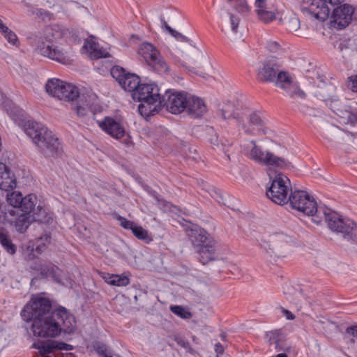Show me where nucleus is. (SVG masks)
I'll return each instance as SVG.
<instances>
[{"mask_svg": "<svg viewBox=\"0 0 357 357\" xmlns=\"http://www.w3.org/2000/svg\"><path fill=\"white\" fill-rule=\"evenodd\" d=\"M291 208L313 217L317 223L321 222L317 218L322 213L328 228L337 233L342 234L344 238L353 240L357 243V225L349 218H342L335 211L330 208L318 209L317 202L306 191L301 190H292L287 197Z\"/></svg>", "mask_w": 357, "mask_h": 357, "instance_id": "nucleus-1", "label": "nucleus"}, {"mask_svg": "<svg viewBox=\"0 0 357 357\" xmlns=\"http://www.w3.org/2000/svg\"><path fill=\"white\" fill-rule=\"evenodd\" d=\"M32 321L33 335L42 337H54L62 332L70 334L76 329L75 316L62 306L54 309L52 314Z\"/></svg>", "mask_w": 357, "mask_h": 357, "instance_id": "nucleus-2", "label": "nucleus"}, {"mask_svg": "<svg viewBox=\"0 0 357 357\" xmlns=\"http://www.w3.org/2000/svg\"><path fill=\"white\" fill-rule=\"evenodd\" d=\"M24 130L45 157L56 158L62 154L59 138L42 123L29 120L24 123Z\"/></svg>", "mask_w": 357, "mask_h": 357, "instance_id": "nucleus-3", "label": "nucleus"}, {"mask_svg": "<svg viewBox=\"0 0 357 357\" xmlns=\"http://www.w3.org/2000/svg\"><path fill=\"white\" fill-rule=\"evenodd\" d=\"M132 96L133 100L141 102L138 110L142 115L150 116L158 112L162 96L158 85L154 83H140Z\"/></svg>", "mask_w": 357, "mask_h": 357, "instance_id": "nucleus-4", "label": "nucleus"}, {"mask_svg": "<svg viewBox=\"0 0 357 357\" xmlns=\"http://www.w3.org/2000/svg\"><path fill=\"white\" fill-rule=\"evenodd\" d=\"M62 94L63 98L60 100L71 102L75 107L74 109L80 116L86 115L96 100V96L91 91L85 89L80 91L76 86L66 82L64 84Z\"/></svg>", "mask_w": 357, "mask_h": 357, "instance_id": "nucleus-5", "label": "nucleus"}, {"mask_svg": "<svg viewBox=\"0 0 357 357\" xmlns=\"http://www.w3.org/2000/svg\"><path fill=\"white\" fill-rule=\"evenodd\" d=\"M334 89L332 86H326L320 89L316 96L342 119V123L346 124L356 123L357 112L351 111L349 106L347 105L337 95L334 94L333 93Z\"/></svg>", "mask_w": 357, "mask_h": 357, "instance_id": "nucleus-6", "label": "nucleus"}, {"mask_svg": "<svg viewBox=\"0 0 357 357\" xmlns=\"http://www.w3.org/2000/svg\"><path fill=\"white\" fill-rule=\"evenodd\" d=\"M271 179V185L266 188V195L273 202L278 205H284L288 203L289 187L290 184L289 178L282 174H277L274 178Z\"/></svg>", "mask_w": 357, "mask_h": 357, "instance_id": "nucleus-7", "label": "nucleus"}, {"mask_svg": "<svg viewBox=\"0 0 357 357\" xmlns=\"http://www.w3.org/2000/svg\"><path fill=\"white\" fill-rule=\"evenodd\" d=\"M138 54L143 58L147 65L158 73H165L169 70L167 62L161 56L160 52L149 43H143L139 50Z\"/></svg>", "mask_w": 357, "mask_h": 357, "instance_id": "nucleus-8", "label": "nucleus"}, {"mask_svg": "<svg viewBox=\"0 0 357 357\" xmlns=\"http://www.w3.org/2000/svg\"><path fill=\"white\" fill-rule=\"evenodd\" d=\"M189 94L185 91L167 89L161 97V104L159 105L158 108L165 107L172 114H180L185 111Z\"/></svg>", "mask_w": 357, "mask_h": 357, "instance_id": "nucleus-9", "label": "nucleus"}, {"mask_svg": "<svg viewBox=\"0 0 357 357\" xmlns=\"http://www.w3.org/2000/svg\"><path fill=\"white\" fill-rule=\"evenodd\" d=\"M51 301L47 298H32L30 306L26 305L22 311V316L27 321L47 316L54 311Z\"/></svg>", "mask_w": 357, "mask_h": 357, "instance_id": "nucleus-10", "label": "nucleus"}, {"mask_svg": "<svg viewBox=\"0 0 357 357\" xmlns=\"http://www.w3.org/2000/svg\"><path fill=\"white\" fill-rule=\"evenodd\" d=\"M48 36L45 38V40L41 38L38 41L36 50L43 56L48 57L56 62L62 64L68 65L71 63L69 56L63 52L59 47L54 46L52 44L51 38L48 39Z\"/></svg>", "mask_w": 357, "mask_h": 357, "instance_id": "nucleus-11", "label": "nucleus"}, {"mask_svg": "<svg viewBox=\"0 0 357 357\" xmlns=\"http://www.w3.org/2000/svg\"><path fill=\"white\" fill-rule=\"evenodd\" d=\"M217 115L223 120L230 119L236 120L237 126L242 128L245 135L252 136L255 135L254 129L244 123V118L246 116L245 112L242 109L235 108L231 102L224 104L217 112Z\"/></svg>", "mask_w": 357, "mask_h": 357, "instance_id": "nucleus-12", "label": "nucleus"}, {"mask_svg": "<svg viewBox=\"0 0 357 357\" xmlns=\"http://www.w3.org/2000/svg\"><path fill=\"white\" fill-rule=\"evenodd\" d=\"M341 0H303V9L320 21L326 20L330 14V8L327 3L333 7Z\"/></svg>", "mask_w": 357, "mask_h": 357, "instance_id": "nucleus-13", "label": "nucleus"}, {"mask_svg": "<svg viewBox=\"0 0 357 357\" xmlns=\"http://www.w3.org/2000/svg\"><path fill=\"white\" fill-rule=\"evenodd\" d=\"M110 73L112 77L118 82L125 91L133 93L140 84L141 81L138 75L126 72L123 68L119 66L112 67Z\"/></svg>", "mask_w": 357, "mask_h": 357, "instance_id": "nucleus-14", "label": "nucleus"}, {"mask_svg": "<svg viewBox=\"0 0 357 357\" xmlns=\"http://www.w3.org/2000/svg\"><path fill=\"white\" fill-rule=\"evenodd\" d=\"M100 127L108 135L116 139H123V144L127 146H130L132 142L130 135L126 133L123 124L114 118L106 116L102 122L100 123Z\"/></svg>", "mask_w": 357, "mask_h": 357, "instance_id": "nucleus-15", "label": "nucleus"}, {"mask_svg": "<svg viewBox=\"0 0 357 357\" xmlns=\"http://www.w3.org/2000/svg\"><path fill=\"white\" fill-rule=\"evenodd\" d=\"M290 241L291 238L289 236L283 233H275L262 240L261 246L265 249L268 247L278 257H285Z\"/></svg>", "mask_w": 357, "mask_h": 357, "instance_id": "nucleus-16", "label": "nucleus"}, {"mask_svg": "<svg viewBox=\"0 0 357 357\" xmlns=\"http://www.w3.org/2000/svg\"><path fill=\"white\" fill-rule=\"evenodd\" d=\"M276 86L283 89L287 95L292 98L304 99L306 96L305 93L300 89L297 82L292 80L288 72H282L278 74Z\"/></svg>", "mask_w": 357, "mask_h": 357, "instance_id": "nucleus-17", "label": "nucleus"}, {"mask_svg": "<svg viewBox=\"0 0 357 357\" xmlns=\"http://www.w3.org/2000/svg\"><path fill=\"white\" fill-rule=\"evenodd\" d=\"M38 209L39 210V213L28 215L27 213H18V214H15V215H17V218L15 221V227L18 232H25L30 224L33 221L40 222L49 221V218L47 217L45 210L39 206Z\"/></svg>", "mask_w": 357, "mask_h": 357, "instance_id": "nucleus-18", "label": "nucleus"}, {"mask_svg": "<svg viewBox=\"0 0 357 357\" xmlns=\"http://www.w3.org/2000/svg\"><path fill=\"white\" fill-rule=\"evenodd\" d=\"M331 17L333 22L340 29L345 28L353 20H357L354 8L348 4H344L334 8Z\"/></svg>", "mask_w": 357, "mask_h": 357, "instance_id": "nucleus-19", "label": "nucleus"}, {"mask_svg": "<svg viewBox=\"0 0 357 357\" xmlns=\"http://www.w3.org/2000/svg\"><path fill=\"white\" fill-rule=\"evenodd\" d=\"M275 60H268L262 63L258 70L257 79L262 82H275L276 84L278 74L283 72Z\"/></svg>", "mask_w": 357, "mask_h": 357, "instance_id": "nucleus-20", "label": "nucleus"}, {"mask_svg": "<svg viewBox=\"0 0 357 357\" xmlns=\"http://www.w3.org/2000/svg\"><path fill=\"white\" fill-rule=\"evenodd\" d=\"M216 241L209 234L196 250L199 261L204 265L216 259Z\"/></svg>", "mask_w": 357, "mask_h": 357, "instance_id": "nucleus-21", "label": "nucleus"}, {"mask_svg": "<svg viewBox=\"0 0 357 357\" xmlns=\"http://www.w3.org/2000/svg\"><path fill=\"white\" fill-rule=\"evenodd\" d=\"M31 268L39 271L40 275L45 278L50 277L56 283L63 284L62 282L63 271L57 266L50 262L41 263L40 261H35Z\"/></svg>", "mask_w": 357, "mask_h": 357, "instance_id": "nucleus-22", "label": "nucleus"}, {"mask_svg": "<svg viewBox=\"0 0 357 357\" xmlns=\"http://www.w3.org/2000/svg\"><path fill=\"white\" fill-rule=\"evenodd\" d=\"M190 54H183L181 56L183 60H181L178 56H172V59L174 63L183 68L188 69L189 71L195 73V66L197 64L198 59L202 56V53L193 47L189 52Z\"/></svg>", "mask_w": 357, "mask_h": 357, "instance_id": "nucleus-23", "label": "nucleus"}, {"mask_svg": "<svg viewBox=\"0 0 357 357\" xmlns=\"http://www.w3.org/2000/svg\"><path fill=\"white\" fill-rule=\"evenodd\" d=\"M185 111L192 118L197 119L206 112V106L202 99L189 94Z\"/></svg>", "mask_w": 357, "mask_h": 357, "instance_id": "nucleus-24", "label": "nucleus"}, {"mask_svg": "<svg viewBox=\"0 0 357 357\" xmlns=\"http://www.w3.org/2000/svg\"><path fill=\"white\" fill-rule=\"evenodd\" d=\"M16 185V178L13 172L4 163L0 162V189L8 191Z\"/></svg>", "mask_w": 357, "mask_h": 357, "instance_id": "nucleus-25", "label": "nucleus"}, {"mask_svg": "<svg viewBox=\"0 0 357 357\" xmlns=\"http://www.w3.org/2000/svg\"><path fill=\"white\" fill-rule=\"evenodd\" d=\"M250 127L254 129L255 135H267L270 130L266 126V121L259 112H252L249 116Z\"/></svg>", "mask_w": 357, "mask_h": 357, "instance_id": "nucleus-26", "label": "nucleus"}, {"mask_svg": "<svg viewBox=\"0 0 357 357\" xmlns=\"http://www.w3.org/2000/svg\"><path fill=\"white\" fill-rule=\"evenodd\" d=\"M84 47L87 49L90 53L91 57L94 59L107 58L110 56L108 52L103 48L100 47L99 44L93 40V37L90 39L86 40Z\"/></svg>", "mask_w": 357, "mask_h": 357, "instance_id": "nucleus-27", "label": "nucleus"}, {"mask_svg": "<svg viewBox=\"0 0 357 357\" xmlns=\"http://www.w3.org/2000/svg\"><path fill=\"white\" fill-rule=\"evenodd\" d=\"M208 234L204 229L198 226L192 227L188 233L189 239L196 250L203 243V241L206 239Z\"/></svg>", "mask_w": 357, "mask_h": 357, "instance_id": "nucleus-28", "label": "nucleus"}, {"mask_svg": "<svg viewBox=\"0 0 357 357\" xmlns=\"http://www.w3.org/2000/svg\"><path fill=\"white\" fill-rule=\"evenodd\" d=\"M37 203V197L33 194L28 195L23 197L22 204L19 208V213H27L32 215L39 213V210L37 208L36 212V205Z\"/></svg>", "mask_w": 357, "mask_h": 357, "instance_id": "nucleus-29", "label": "nucleus"}, {"mask_svg": "<svg viewBox=\"0 0 357 357\" xmlns=\"http://www.w3.org/2000/svg\"><path fill=\"white\" fill-rule=\"evenodd\" d=\"M251 146V149L249 153H245L251 160L265 165L266 162V158H268V152H264L261 147L257 145L256 142L255 140H251L250 142Z\"/></svg>", "mask_w": 357, "mask_h": 357, "instance_id": "nucleus-30", "label": "nucleus"}, {"mask_svg": "<svg viewBox=\"0 0 357 357\" xmlns=\"http://www.w3.org/2000/svg\"><path fill=\"white\" fill-rule=\"evenodd\" d=\"M64 84L65 82L59 79H50L45 84L46 91L50 95L60 100L61 98H63V95H61V92L63 89Z\"/></svg>", "mask_w": 357, "mask_h": 357, "instance_id": "nucleus-31", "label": "nucleus"}, {"mask_svg": "<svg viewBox=\"0 0 357 357\" xmlns=\"http://www.w3.org/2000/svg\"><path fill=\"white\" fill-rule=\"evenodd\" d=\"M22 194L17 191H13L6 195L7 202L13 207L12 209L8 211L10 215L12 216H15V214H18L19 208L22 204Z\"/></svg>", "mask_w": 357, "mask_h": 357, "instance_id": "nucleus-32", "label": "nucleus"}, {"mask_svg": "<svg viewBox=\"0 0 357 357\" xmlns=\"http://www.w3.org/2000/svg\"><path fill=\"white\" fill-rule=\"evenodd\" d=\"M0 244L10 255H14L17 251V246L13 243L8 231L4 227L0 228Z\"/></svg>", "mask_w": 357, "mask_h": 357, "instance_id": "nucleus-33", "label": "nucleus"}, {"mask_svg": "<svg viewBox=\"0 0 357 357\" xmlns=\"http://www.w3.org/2000/svg\"><path fill=\"white\" fill-rule=\"evenodd\" d=\"M268 156L266 162V165L267 166H273L281 169H290L292 167L291 162L284 158H280L277 155H275L271 152H268Z\"/></svg>", "mask_w": 357, "mask_h": 357, "instance_id": "nucleus-34", "label": "nucleus"}, {"mask_svg": "<svg viewBox=\"0 0 357 357\" xmlns=\"http://www.w3.org/2000/svg\"><path fill=\"white\" fill-rule=\"evenodd\" d=\"M33 347L39 351L41 356H45L56 351V341L52 340H39L34 342Z\"/></svg>", "mask_w": 357, "mask_h": 357, "instance_id": "nucleus-35", "label": "nucleus"}, {"mask_svg": "<svg viewBox=\"0 0 357 357\" xmlns=\"http://www.w3.org/2000/svg\"><path fill=\"white\" fill-rule=\"evenodd\" d=\"M255 6L259 8L257 10L259 17L264 22H270L275 18V15L273 12L265 9V0H256Z\"/></svg>", "mask_w": 357, "mask_h": 357, "instance_id": "nucleus-36", "label": "nucleus"}, {"mask_svg": "<svg viewBox=\"0 0 357 357\" xmlns=\"http://www.w3.org/2000/svg\"><path fill=\"white\" fill-rule=\"evenodd\" d=\"M104 279L107 283L118 287H125L130 283L129 278L125 275L107 274Z\"/></svg>", "mask_w": 357, "mask_h": 357, "instance_id": "nucleus-37", "label": "nucleus"}, {"mask_svg": "<svg viewBox=\"0 0 357 357\" xmlns=\"http://www.w3.org/2000/svg\"><path fill=\"white\" fill-rule=\"evenodd\" d=\"M133 235L138 239L143 241L146 243H149L153 241L152 236L149 234L148 231L142 226L136 224L132 231Z\"/></svg>", "mask_w": 357, "mask_h": 357, "instance_id": "nucleus-38", "label": "nucleus"}, {"mask_svg": "<svg viewBox=\"0 0 357 357\" xmlns=\"http://www.w3.org/2000/svg\"><path fill=\"white\" fill-rule=\"evenodd\" d=\"M228 3H234V10L239 13H246L250 11V6L245 0H227Z\"/></svg>", "mask_w": 357, "mask_h": 357, "instance_id": "nucleus-39", "label": "nucleus"}, {"mask_svg": "<svg viewBox=\"0 0 357 357\" xmlns=\"http://www.w3.org/2000/svg\"><path fill=\"white\" fill-rule=\"evenodd\" d=\"M280 335L279 331H270L266 335L270 344H275V348L278 351L282 350V348L279 347Z\"/></svg>", "mask_w": 357, "mask_h": 357, "instance_id": "nucleus-40", "label": "nucleus"}, {"mask_svg": "<svg viewBox=\"0 0 357 357\" xmlns=\"http://www.w3.org/2000/svg\"><path fill=\"white\" fill-rule=\"evenodd\" d=\"M170 310L176 315L183 319H188L191 317V313L185 307L180 305H172Z\"/></svg>", "mask_w": 357, "mask_h": 357, "instance_id": "nucleus-41", "label": "nucleus"}, {"mask_svg": "<svg viewBox=\"0 0 357 357\" xmlns=\"http://www.w3.org/2000/svg\"><path fill=\"white\" fill-rule=\"evenodd\" d=\"M300 27V21L298 17H292L289 19V20L286 22V28L290 31H296Z\"/></svg>", "mask_w": 357, "mask_h": 357, "instance_id": "nucleus-42", "label": "nucleus"}, {"mask_svg": "<svg viewBox=\"0 0 357 357\" xmlns=\"http://www.w3.org/2000/svg\"><path fill=\"white\" fill-rule=\"evenodd\" d=\"M151 194L153 196V197L157 201V203L160 208H162L164 210H168L170 208L171 204L165 200L164 199H162V197H160V196L157 192L152 191Z\"/></svg>", "mask_w": 357, "mask_h": 357, "instance_id": "nucleus-43", "label": "nucleus"}, {"mask_svg": "<svg viewBox=\"0 0 357 357\" xmlns=\"http://www.w3.org/2000/svg\"><path fill=\"white\" fill-rule=\"evenodd\" d=\"M233 141L231 139H227L225 138L220 139V149H218V150L224 152L229 160H230V157L229 155L227 154V152L229 151V148L231 147Z\"/></svg>", "mask_w": 357, "mask_h": 357, "instance_id": "nucleus-44", "label": "nucleus"}, {"mask_svg": "<svg viewBox=\"0 0 357 357\" xmlns=\"http://www.w3.org/2000/svg\"><path fill=\"white\" fill-rule=\"evenodd\" d=\"M93 347L95 351L98 353L100 356H103L107 353V345L100 341H96L93 343Z\"/></svg>", "mask_w": 357, "mask_h": 357, "instance_id": "nucleus-45", "label": "nucleus"}, {"mask_svg": "<svg viewBox=\"0 0 357 357\" xmlns=\"http://www.w3.org/2000/svg\"><path fill=\"white\" fill-rule=\"evenodd\" d=\"M3 36L11 45H16L19 43L17 35L12 30L7 32Z\"/></svg>", "mask_w": 357, "mask_h": 357, "instance_id": "nucleus-46", "label": "nucleus"}, {"mask_svg": "<svg viewBox=\"0 0 357 357\" xmlns=\"http://www.w3.org/2000/svg\"><path fill=\"white\" fill-rule=\"evenodd\" d=\"M119 220L121 226L126 229H130L131 231H132L134 227H135L136 225V224L133 221L128 220L123 217H120Z\"/></svg>", "mask_w": 357, "mask_h": 357, "instance_id": "nucleus-47", "label": "nucleus"}, {"mask_svg": "<svg viewBox=\"0 0 357 357\" xmlns=\"http://www.w3.org/2000/svg\"><path fill=\"white\" fill-rule=\"evenodd\" d=\"M229 17H230V22H231V30L234 33H236L238 32V26L240 20L237 16H236L231 13L229 14Z\"/></svg>", "mask_w": 357, "mask_h": 357, "instance_id": "nucleus-48", "label": "nucleus"}, {"mask_svg": "<svg viewBox=\"0 0 357 357\" xmlns=\"http://www.w3.org/2000/svg\"><path fill=\"white\" fill-rule=\"evenodd\" d=\"M349 88L354 92H357V75L349 77Z\"/></svg>", "mask_w": 357, "mask_h": 357, "instance_id": "nucleus-49", "label": "nucleus"}, {"mask_svg": "<svg viewBox=\"0 0 357 357\" xmlns=\"http://www.w3.org/2000/svg\"><path fill=\"white\" fill-rule=\"evenodd\" d=\"M73 349V347L70 344L63 342L56 341V351H71Z\"/></svg>", "mask_w": 357, "mask_h": 357, "instance_id": "nucleus-50", "label": "nucleus"}, {"mask_svg": "<svg viewBox=\"0 0 357 357\" xmlns=\"http://www.w3.org/2000/svg\"><path fill=\"white\" fill-rule=\"evenodd\" d=\"M346 333L354 338L353 342H357V326H351L348 327L346 330Z\"/></svg>", "mask_w": 357, "mask_h": 357, "instance_id": "nucleus-51", "label": "nucleus"}, {"mask_svg": "<svg viewBox=\"0 0 357 357\" xmlns=\"http://www.w3.org/2000/svg\"><path fill=\"white\" fill-rule=\"evenodd\" d=\"M175 341L179 346L185 349L190 348L189 342L183 337H176Z\"/></svg>", "mask_w": 357, "mask_h": 357, "instance_id": "nucleus-52", "label": "nucleus"}, {"mask_svg": "<svg viewBox=\"0 0 357 357\" xmlns=\"http://www.w3.org/2000/svg\"><path fill=\"white\" fill-rule=\"evenodd\" d=\"M215 351L217 354V357H219V355L223 354L225 351L224 347L220 343L218 342L215 344Z\"/></svg>", "mask_w": 357, "mask_h": 357, "instance_id": "nucleus-53", "label": "nucleus"}, {"mask_svg": "<svg viewBox=\"0 0 357 357\" xmlns=\"http://www.w3.org/2000/svg\"><path fill=\"white\" fill-rule=\"evenodd\" d=\"M210 142L214 149L218 150V149H220V139L218 137L215 136L214 137L211 138Z\"/></svg>", "mask_w": 357, "mask_h": 357, "instance_id": "nucleus-54", "label": "nucleus"}, {"mask_svg": "<svg viewBox=\"0 0 357 357\" xmlns=\"http://www.w3.org/2000/svg\"><path fill=\"white\" fill-rule=\"evenodd\" d=\"M282 312L287 319L294 320L295 319V316L290 311L282 308Z\"/></svg>", "mask_w": 357, "mask_h": 357, "instance_id": "nucleus-55", "label": "nucleus"}, {"mask_svg": "<svg viewBox=\"0 0 357 357\" xmlns=\"http://www.w3.org/2000/svg\"><path fill=\"white\" fill-rule=\"evenodd\" d=\"M160 22H161L162 28L165 29L166 31H167L169 32V29L168 28H172V27L167 24V22L165 20V19L162 16H160Z\"/></svg>", "mask_w": 357, "mask_h": 357, "instance_id": "nucleus-56", "label": "nucleus"}, {"mask_svg": "<svg viewBox=\"0 0 357 357\" xmlns=\"http://www.w3.org/2000/svg\"><path fill=\"white\" fill-rule=\"evenodd\" d=\"M10 29L4 23L0 26V32L3 36L6 35Z\"/></svg>", "mask_w": 357, "mask_h": 357, "instance_id": "nucleus-57", "label": "nucleus"}, {"mask_svg": "<svg viewBox=\"0 0 357 357\" xmlns=\"http://www.w3.org/2000/svg\"><path fill=\"white\" fill-rule=\"evenodd\" d=\"M178 40H181V41H183V42H188L190 40L185 36H183L182 33H181V37H178Z\"/></svg>", "mask_w": 357, "mask_h": 357, "instance_id": "nucleus-58", "label": "nucleus"}, {"mask_svg": "<svg viewBox=\"0 0 357 357\" xmlns=\"http://www.w3.org/2000/svg\"><path fill=\"white\" fill-rule=\"evenodd\" d=\"M169 29V33L171 34L173 37H174V36H176V34L177 33V31L173 29L172 28H168Z\"/></svg>", "mask_w": 357, "mask_h": 357, "instance_id": "nucleus-59", "label": "nucleus"}, {"mask_svg": "<svg viewBox=\"0 0 357 357\" xmlns=\"http://www.w3.org/2000/svg\"><path fill=\"white\" fill-rule=\"evenodd\" d=\"M215 193L216 195V197L215 199H217L218 202H220V200L218 199L220 198V199H222V196L220 195V192H217V191H215Z\"/></svg>", "mask_w": 357, "mask_h": 357, "instance_id": "nucleus-60", "label": "nucleus"}, {"mask_svg": "<svg viewBox=\"0 0 357 357\" xmlns=\"http://www.w3.org/2000/svg\"><path fill=\"white\" fill-rule=\"evenodd\" d=\"M287 299L289 300L290 302L294 303L298 305V303L296 301V299L293 298H291L290 296H287Z\"/></svg>", "mask_w": 357, "mask_h": 357, "instance_id": "nucleus-61", "label": "nucleus"}, {"mask_svg": "<svg viewBox=\"0 0 357 357\" xmlns=\"http://www.w3.org/2000/svg\"><path fill=\"white\" fill-rule=\"evenodd\" d=\"M347 47L342 43H340L339 45V49L340 50V51H343L344 49H347Z\"/></svg>", "mask_w": 357, "mask_h": 357, "instance_id": "nucleus-62", "label": "nucleus"}, {"mask_svg": "<svg viewBox=\"0 0 357 357\" xmlns=\"http://www.w3.org/2000/svg\"><path fill=\"white\" fill-rule=\"evenodd\" d=\"M226 337H227V335L225 333H222L220 334V338L222 340L225 341L226 340Z\"/></svg>", "mask_w": 357, "mask_h": 357, "instance_id": "nucleus-63", "label": "nucleus"}, {"mask_svg": "<svg viewBox=\"0 0 357 357\" xmlns=\"http://www.w3.org/2000/svg\"><path fill=\"white\" fill-rule=\"evenodd\" d=\"M178 37H181V33L178 31L177 33L176 34V36H174V38L178 40V38H179Z\"/></svg>", "mask_w": 357, "mask_h": 357, "instance_id": "nucleus-64", "label": "nucleus"}]
</instances>
